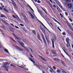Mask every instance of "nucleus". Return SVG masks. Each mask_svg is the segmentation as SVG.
Masks as SVG:
<instances>
[{"label":"nucleus","mask_w":73,"mask_h":73,"mask_svg":"<svg viewBox=\"0 0 73 73\" xmlns=\"http://www.w3.org/2000/svg\"><path fill=\"white\" fill-rule=\"evenodd\" d=\"M20 44V45L22 46H23V47L26 50H27L28 52H29V51L30 50H31V52H33V51L32 50V49H31V48H27L25 46H24V44H23V42H21L20 41H19L18 42Z\"/></svg>","instance_id":"obj_1"},{"label":"nucleus","mask_w":73,"mask_h":73,"mask_svg":"<svg viewBox=\"0 0 73 73\" xmlns=\"http://www.w3.org/2000/svg\"><path fill=\"white\" fill-rule=\"evenodd\" d=\"M15 48L17 49V50H20V51H24V49L23 48H20V47H19L17 46L16 45L15 46Z\"/></svg>","instance_id":"obj_2"},{"label":"nucleus","mask_w":73,"mask_h":73,"mask_svg":"<svg viewBox=\"0 0 73 73\" xmlns=\"http://www.w3.org/2000/svg\"><path fill=\"white\" fill-rule=\"evenodd\" d=\"M9 64H10V63L8 62L7 63H3V66H2V67L3 68H5L8 65H9Z\"/></svg>","instance_id":"obj_3"},{"label":"nucleus","mask_w":73,"mask_h":73,"mask_svg":"<svg viewBox=\"0 0 73 73\" xmlns=\"http://www.w3.org/2000/svg\"><path fill=\"white\" fill-rule=\"evenodd\" d=\"M54 0L56 2V3H57V4H58V5H59V7H60V8H61V9H63L62 6V5H60V3H59V2L57 0Z\"/></svg>","instance_id":"obj_4"},{"label":"nucleus","mask_w":73,"mask_h":73,"mask_svg":"<svg viewBox=\"0 0 73 73\" xmlns=\"http://www.w3.org/2000/svg\"><path fill=\"white\" fill-rule=\"evenodd\" d=\"M42 38L44 41V42L45 44H46V40H45V37H44V36L43 34H42Z\"/></svg>","instance_id":"obj_5"},{"label":"nucleus","mask_w":73,"mask_h":73,"mask_svg":"<svg viewBox=\"0 0 73 73\" xmlns=\"http://www.w3.org/2000/svg\"><path fill=\"white\" fill-rule=\"evenodd\" d=\"M68 8L70 9L72 8V7L73 6V5H72V4L71 3L68 4Z\"/></svg>","instance_id":"obj_6"},{"label":"nucleus","mask_w":73,"mask_h":73,"mask_svg":"<svg viewBox=\"0 0 73 73\" xmlns=\"http://www.w3.org/2000/svg\"><path fill=\"white\" fill-rule=\"evenodd\" d=\"M14 36L17 39V40H21V38H20V37L17 36L16 35H15V34H14Z\"/></svg>","instance_id":"obj_7"},{"label":"nucleus","mask_w":73,"mask_h":73,"mask_svg":"<svg viewBox=\"0 0 73 73\" xmlns=\"http://www.w3.org/2000/svg\"><path fill=\"white\" fill-rule=\"evenodd\" d=\"M52 19H53V20L54 21H55V22H56V23H57L58 24L61 25V24H60V23H59V22H58V21L56 20L55 19L53 18H52Z\"/></svg>","instance_id":"obj_8"},{"label":"nucleus","mask_w":73,"mask_h":73,"mask_svg":"<svg viewBox=\"0 0 73 73\" xmlns=\"http://www.w3.org/2000/svg\"><path fill=\"white\" fill-rule=\"evenodd\" d=\"M11 1L12 2L13 4V5L14 6H17V5L16 4V3L15 2V1L13 0H11Z\"/></svg>","instance_id":"obj_9"},{"label":"nucleus","mask_w":73,"mask_h":73,"mask_svg":"<svg viewBox=\"0 0 73 73\" xmlns=\"http://www.w3.org/2000/svg\"><path fill=\"white\" fill-rule=\"evenodd\" d=\"M38 12L40 14V15L42 17H43V16L42 15H43V14L42 13V12H41V11L38 10Z\"/></svg>","instance_id":"obj_10"},{"label":"nucleus","mask_w":73,"mask_h":73,"mask_svg":"<svg viewBox=\"0 0 73 73\" xmlns=\"http://www.w3.org/2000/svg\"><path fill=\"white\" fill-rule=\"evenodd\" d=\"M66 41L67 43L69 42V39L68 38H67L66 39Z\"/></svg>","instance_id":"obj_11"},{"label":"nucleus","mask_w":73,"mask_h":73,"mask_svg":"<svg viewBox=\"0 0 73 73\" xmlns=\"http://www.w3.org/2000/svg\"><path fill=\"white\" fill-rule=\"evenodd\" d=\"M38 38L40 40V41H41V38H40V35L39 34L38 35Z\"/></svg>","instance_id":"obj_12"},{"label":"nucleus","mask_w":73,"mask_h":73,"mask_svg":"<svg viewBox=\"0 0 73 73\" xmlns=\"http://www.w3.org/2000/svg\"><path fill=\"white\" fill-rule=\"evenodd\" d=\"M4 50L5 52H6L7 53H8V54H9V52H8V50L5 48L4 49Z\"/></svg>","instance_id":"obj_13"},{"label":"nucleus","mask_w":73,"mask_h":73,"mask_svg":"<svg viewBox=\"0 0 73 73\" xmlns=\"http://www.w3.org/2000/svg\"><path fill=\"white\" fill-rule=\"evenodd\" d=\"M66 44V46L68 47V48H69V46H70V44H69V42L67 43Z\"/></svg>","instance_id":"obj_14"},{"label":"nucleus","mask_w":73,"mask_h":73,"mask_svg":"<svg viewBox=\"0 0 73 73\" xmlns=\"http://www.w3.org/2000/svg\"><path fill=\"white\" fill-rule=\"evenodd\" d=\"M71 1V0H65V1L67 3H70Z\"/></svg>","instance_id":"obj_15"},{"label":"nucleus","mask_w":73,"mask_h":73,"mask_svg":"<svg viewBox=\"0 0 73 73\" xmlns=\"http://www.w3.org/2000/svg\"><path fill=\"white\" fill-rule=\"evenodd\" d=\"M9 67V66H7V67H5V70H6V71H8V67Z\"/></svg>","instance_id":"obj_16"},{"label":"nucleus","mask_w":73,"mask_h":73,"mask_svg":"<svg viewBox=\"0 0 73 73\" xmlns=\"http://www.w3.org/2000/svg\"><path fill=\"white\" fill-rule=\"evenodd\" d=\"M50 71L52 73H53V72H54V70L52 68H51V70H50Z\"/></svg>","instance_id":"obj_17"},{"label":"nucleus","mask_w":73,"mask_h":73,"mask_svg":"<svg viewBox=\"0 0 73 73\" xmlns=\"http://www.w3.org/2000/svg\"><path fill=\"white\" fill-rule=\"evenodd\" d=\"M15 17V19H17V20H20V18H19V17H18V16H16Z\"/></svg>","instance_id":"obj_18"},{"label":"nucleus","mask_w":73,"mask_h":73,"mask_svg":"<svg viewBox=\"0 0 73 73\" xmlns=\"http://www.w3.org/2000/svg\"><path fill=\"white\" fill-rule=\"evenodd\" d=\"M1 17H5V18H6V16L2 14L1 16Z\"/></svg>","instance_id":"obj_19"},{"label":"nucleus","mask_w":73,"mask_h":73,"mask_svg":"<svg viewBox=\"0 0 73 73\" xmlns=\"http://www.w3.org/2000/svg\"><path fill=\"white\" fill-rule=\"evenodd\" d=\"M41 24H42V25L44 27L45 29H47V30H48V29H47V28H46V27H45V26H44V24H43V23H42Z\"/></svg>","instance_id":"obj_20"},{"label":"nucleus","mask_w":73,"mask_h":73,"mask_svg":"<svg viewBox=\"0 0 73 73\" xmlns=\"http://www.w3.org/2000/svg\"><path fill=\"white\" fill-rule=\"evenodd\" d=\"M52 47L53 48H54V42L53 41V40H52Z\"/></svg>","instance_id":"obj_21"},{"label":"nucleus","mask_w":73,"mask_h":73,"mask_svg":"<svg viewBox=\"0 0 73 73\" xmlns=\"http://www.w3.org/2000/svg\"><path fill=\"white\" fill-rule=\"evenodd\" d=\"M52 52L53 54H56V51H55V50H53L52 51Z\"/></svg>","instance_id":"obj_22"},{"label":"nucleus","mask_w":73,"mask_h":73,"mask_svg":"<svg viewBox=\"0 0 73 73\" xmlns=\"http://www.w3.org/2000/svg\"><path fill=\"white\" fill-rule=\"evenodd\" d=\"M33 34L34 35H36V31L35 30H33Z\"/></svg>","instance_id":"obj_23"},{"label":"nucleus","mask_w":73,"mask_h":73,"mask_svg":"<svg viewBox=\"0 0 73 73\" xmlns=\"http://www.w3.org/2000/svg\"><path fill=\"white\" fill-rule=\"evenodd\" d=\"M61 62H63L62 64H63V65L64 66H65V63H64V61H61Z\"/></svg>","instance_id":"obj_24"},{"label":"nucleus","mask_w":73,"mask_h":73,"mask_svg":"<svg viewBox=\"0 0 73 73\" xmlns=\"http://www.w3.org/2000/svg\"><path fill=\"white\" fill-rule=\"evenodd\" d=\"M45 37L46 38V39L47 42H49V40H48V38H47V37H46V36H45Z\"/></svg>","instance_id":"obj_25"},{"label":"nucleus","mask_w":73,"mask_h":73,"mask_svg":"<svg viewBox=\"0 0 73 73\" xmlns=\"http://www.w3.org/2000/svg\"><path fill=\"white\" fill-rule=\"evenodd\" d=\"M65 53H66V54H67V56H68V57H70V58H71L70 57V55H69V54H68V53L66 52H65Z\"/></svg>","instance_id":"obj_26"},{"label":"nucleus","mask_w":73,"mask_h":73,"mask_svg":"<svg viewBox=\"0 0 73 73\" xmlns=\"http://www.w3.org/2000/svg\"><path fill=\"white\" fill-rule=\"evenodd\" d=\"M31 17L33 19H35V17H34L33 15H31Z\"/></svg>","instance_id":"obj_27"},{"label":"nucleus","mask_w":73,"mask_h":73,"mask_svg":"<svg viewBox=\"0 0 73 73\" xmlns=\"http://www.w3.org/2000/svg\"><path fill=\"white\" fill-rule=\"evenodd\" d=\"M3 10L5 11V12H8V10H7L6 9H3Z\"/></svg>","instance_id":"obj_28"},{"label":"nucleus","mask_w":73,"mask_h":73,"mask_svg":"<svg viewBox=\"0 0 73 73\" xmlns=\"http://www.w3.org/2000/svg\"><path fill=\"white\" fill-rule=\"evenodd\" d=\"M62 35H63V36H65V35H66V33L65 32H64L62 33Z\"/></svg>","instance_id":"obj_29"},{"label":"nucleus","mask_w":73,"mask_h":73,"mask_svg":"<svg viewBox=\"0 0 73 73\" xmlns=\"http://www.w3.org/2000/svg\"><path fill=\"white\" fill-rule=\"evenodd\" d=\"M57 73H61V72H60V70H58L57 71Z\"/></svg>","instance_id":"obj_30"},{"label":"nucleus","mask_w":73,"mask_h":73,"mask_svg":"<svg viewBox=\"0 0 73 73\" xmlns=\"http://www.w3.org/2000/svg\"><path fill=\"white\" fill-rule=\"evenodd\" d=\"M42 31L44 33H45V30H44V29H42Z\"/></svg>","instance_id":"obj_31"},{"label":"nucleus","mask_w":73,"mask_h":73,"mask_svg":"<svg viewBox=\"0 0 73 73\" xmlns=\"http://www.w3.org/2000/svg\"><path fill=\"white\" fill-rule=\"evenodd\" d=\"M62 73H66V72L64 70H62Z\"/></svg>","instance_id":"obj_32"},{"label":"nucleus","mask_w":73,"mask_h":73,"mask_svg":"<svg viewBox=\"0 0 73 73\" xmlns=\"http://www.w3.org/2000/svg\"><path fill=\"white\" fill-rule=\"evenodd\" d=\"M57 29L59 30V31H60V32H61V30L60 29V28H59V27H57Z\"/></svg>","instance_id":"obj_33"},{"label":"nucleus","mask_w":73,"mask_h":73,"mask_svg":"<svg viewBox=\"0 0 73 73\" xmlns=\"http://www.w3.org/2000/svg\"><path fill=\"white\" fill-rule=\"evenodd\" d=\"M54 61H57V58H54Z\"/></svg>","instance_id":"obj_34"},{"label":"nucleus","mask_w":73,"mask_h":73,"mask_svg":"<svg viewBox=\"0 0 73 73\" xmlns=\"http://www.w3.org/2000/svg\"><path fill=\"white\" fill-rule=\"evenodd\" d=\"M15 28H16V29H19V27H18L15 25Z\"/></svg>","instance_id":"obj_35"},{"label":"nucleus","mask_w":73,"mask_h":73,"mask_svg":"<svg viewBox=\"0 0 73 73\" xmlns=\"http://www.w3.org/2000/svg\"><path fill=\"white\" fill-rule=\"evenodd\" d=\"M52 68H53V69H54V70H56V67H54V66H53Z\"/></svg>","instance_id":"obj_36"},{"label":"nucleus","mask_w":73,"mask_h":73,"mask_svg":"<svg viewBox=\"0 0 73 73\" xmlns=\"http://www.w3.org/2000/svg\"><path fill=\"white\" fill-rule=\"evenodd\" d=\"M56 61H57V62H60V59H57V60Z\"/></svg>","instance_id":"obj_37"},{"label":"nucleus","mask_w":73,"mask_h":73,"mask_svg":"<svg viewBox=\"0 0 73 73\" xmlns=\"http://www.w3.org/2000/svg\"><path fill=\"white\" fill-rule=\"evenodd\" d=\"M10 38L11 39V40H12L13 41H14V42H16V41H15V40L13 39V38H12V37H11Z\"/></svg>","instance_id":"obj_38"},{"label":"nucleus","mask_w":73,"mask_h":73,"mask_svg":"<svg viewBox=\"0 0 73 73\" xmlns=\"http://www.w3.org/2000/svg\"><path fill=\"white\" fill-rule=\"evenodd\" d=\"M19 67H20L21 68H22V69H25V68L24 67H22L21 66H19Z\"/></svg>","instance_id":"obj_39"},{"label":"nucleus","mask_w":73,"mask_h":73,"mask_svg":"<svg viewBox=\"0 0 73 73\" xmlns=\"http://www.w3.org/2000/svg\"><path fill=\"white\" fill-rule=\"evenodd\" d=\"M60 16L61 17H63V16H62V14H61V13H60Z\"/></svg>","instance_id":"obj_40"},{"label":"nucleus","mask_w":73,"mask_h":73,"mask_svg":"<svg viewBox=\"0 0 73 73\" xmlns=\"http://www.w3.org/2000/svg\"><path fill=\"white\" fill-rule=\"evenodd\" d=\"M10 24L11 26H12L13 27H14V25H13V24H12V23H10Z\"/></svg>","instance_id":"obj_41"},{"label":"nucleus","mask_w":73,"mask_h":73,"mask_svg":"<svg viewBox=\"0 0 73 73\" xmlns=\"http://www.w3.org/2000/svg\"><path fill=\"white\" fill-rule=\"evenodd\" d=\"M41 59H42V60H44V61H46V60H45V59L44 58H41Z\"/></svg>","instance_id":"obj_42"},{"label":"nucleus","mask_w":73,"mask_h":73,"mask_svg":"<svg viewBox=\"0 0 73 73\" xmlns=\"http://www.w3.org/2000/svg\"><path fill=\"white\" fill-rule=\"evenodd\" d=\"M37 3H41V1H40L39 0H38L37 1Z\"/></svg>","instance_id":"obj_43"},{"label":"nucleus","mask_w":73,"mask_h":73,"mask_svg":"<svg viewBox=\"0 0 73 73\" xmlns=\"http://www.w3.org/2000/svg\"><path fill=\"white\" fill-rule=\"evenodd\" d=\"M29 60H30L31 61H32V60H33V59L31 58H29Z\"/></svg>","instance_id":"obj_44"},{"label":"nucleus","mask_w":73,"mask_h":73,"mask_svg":"<svg viewBox=\"0 0 73 73\" xmlns=\"http://www.w3.org/2000/svg\"><path fill=\"white\" fill-rule=\"evenodd\" d=\"M20 25L21 26V27H24V25L23 24H20Z\"/></svg>","instance_id":"obj_45"},{"label":"nucleus","mask_w":73,"mask_h":73,"mask_svg":"<svg viewBox=\"0 0 73 73\" xmlns=\"http://www.w3.org/2000/svg\"><path fill=\"white\" fill-rule=\"evenodd\" d=\"M13 17L14 19H16V17L14 15H13Z\"/></svg>","instance_id":"obj_46"},{"label":"nucleus","mask_w":73,"mask_h":73,"mask_svg":"<svg viewBox=\"0 0 73 73\" xmlns=\"http://www.w3.org/2000/svg\"><path fill=\"white\" fill-rule=\"evenodd\" d=\"M35 66H36V67L37 68L38 67V66L36 64H34Z\"/></svg>","instance_id":"obj_47"},{"label":"nucleus","mask_w":73,"mask_h":73,"mask_svg":"<svg viewBox=\"0 0 73 73\" xmlns=\"http://www.w3.org/2000/svg\"><path fill=\"white\" fill-rule=\"evenodd\" d=\"M30 8V9H31V11H33V12H34V11H33V9H32V8L31 7Z\"/></svg>","instance_id":"obj_48"},{"label":"nucleus","mask_w":73,"mask_h":73,"mask_svg":"<svg viewBox=\"0 0 73 73\" xmlns=\"http://www.w3.org/2000/svg\"><path fill=\"white\" fill-rule=\"evenodd\" d=\"M58 11H59V12H60V13L61 12V10H60V9H59L58 10Z\"/></svg>","instance_id":"obj_49"},{"label":"nucleus","mask_w":73,"mask_h":73,"mask_svg":"<svg viewBox=\"0 0 73 73\" xmlns=\"http://www.w3.org/2000/svg\"><path fill=\"white\" fill-rule=\"evenodd\" d=\"M69 20H70V21L71 22H72V20L71 19L69 18Z\"/></svg>","instance_id":"obj_50"},{"label":"nucleus","mask_w":73,"mask_h":73,"mask_svg":"<svg viewBox=\"0 0 73 73\" xmlns=\"http://www.w3.org/2000/svg\"><path fill=\"white\" fill-rule=\"evenodd\" d=\"M66 16H68V13L67 12H66L65 13Z\"/></svg>","instance_id":"obj_51"},{"label":"nucleus","mask_w":73,"mask_h":73,"mask_svg":"<svg viewBox=\"0 0 73 73\" xmlns=\"http://www.w3.org/2000/svg\"><path fill=\"white\" fill-rule=\"evenodd\" d=\"M29 13L30 14V15L31 16L32 15V14L30 12H29Z\"/></svg>","instance_id":"obj_52"},{"label":"nucleus","mask_w":73,"mask_h":73,"mask_svg":"<svg viewBox=\"0 0 73 73\" xmlns=\"http://www.w3.org/2000/svg\"><path fill=\"white\" fill-rule=\"evenodd\" d=\"M28 6L30 8L31 7V6H30V5H28Z\"/></svg>","instance_id":"obj_53"},{"label":"nucleus","mask_w":73,"mask_h":73,"mask_svg":"<svg viewBox=\"0 0 73 73\" xmlns=\"http://www.w3.org/2000/svg\"><path fill=\"white\" fill-rule=\"evenodd\" d=\"M13 65L12 64H11L10 66H13Z\"/></svg>","instance_id":"obj_54"},{"label":"nucleus","mask_w":73,"mask_h":73,"mask_svg":"<svg viewBox=\"0 0 73 73\" xmlns=\"http://www.w3.org/2000/svg\"><path fill=\"white\" fill-rule=\"evenodd\" d=\"M30 56L31 57H33V56H32V55H31V54H30Z\"/></svg>","instance_id":"obj_55"},{"label":"nucleus","mask_w":73,"mask_h":73,"mask_svg":"<svg viewBox=\"0 0 73 73\" xmlns=\"http://www.w3.org/2000/svg\"><path fill=\"white\" fill-rule=\"evenodd\" d=\"M57 9L58 11L60 9V8L58 7H57Z\"/></svg>","instance_id":"obj_56"},{"label":"nucleus","mask_w":73,"mask_h":73,"mask_svg":"<svg viewBox=\"0 0 73 73\" xmlns=\"http://www.w3.org/2000/svg\"><path fill=\"white\" fill-rule=\"evenodd\" d=\"M13 67H14V68H16V66H15L14 65H13Z\"/></svg>","instance_id":"obj_57"},{"label":"nucleus","mask_w":73,"mask_h":73,"mask_svg":"<svg viewBox=\"0 0 73 73\" xmlns=\"http://www.w3.org/2000/svg\"><path fill=\"white\" fill-rule=\"evenodd\" d=\"M10 31H11V32H14V31L10 29Z\"/></svg>","instance_id":"obj_58"},{"label":"nucleus","mask_w":73,"mask_h":73,"mask_svg":"<svg viewBox=\"0 0 73 73\" xmlns=\"http://www.w3.org/2000/svg\"><path fill=\"white\" fill-rule=\"evenodd\" d=\"M0 10H3V8H2L1 7H0Z\"/></svg>","instance_id":"obj_59"},{"label":"nucleus","mask_w":73,"mask_h":73,"mask_svg":"<svg viewBox=\"0 0 73 73\" xmlns=\"http://www.w3.org/2000/svg\"><path fill=\"white\" fill-rule=\"evenodd\" d=\"M32 62H33V63H34V64H35V62L33 61V60L32 61Z\"/></svg>","instance_id":"obj_60"},{"label":"nucleus","mask_w":73,"mask_h":73,"mask_svg":"<svg viewBox=\"0 0 73 73\" xmlns=\"http://www.w3.org/2000/svg\"><path fill=\"white\" fill-rule=\"evenodd\" d=\"M2 21L3 22V23H5V21H4V20H2Z\"/></svg>","instance_id":"obj_61"},{"label":"nucleus","mask_w":73,"mask_h":73,"mask_svg":"<svg viewBox=\"0 0 73 73\" xmlns=\"http://www.w3.org/2000/svg\"><path fill=\"white\" fill-rule=\"evenodd\" d=\"M22 29L25 31V29L24 28H23Z\"/></svg>","instance_id":"obj_62"},{"label":"nucleus","mask_w":73,"mask_h":73,"mask_svg":"<svg viewBox=\"0 0 73 73\" xmlns=\"http://www.w3.org/2000/svg\"><path fill=\"white\" fill-rule=\"evenodd\" d=\"M53 6L55 8H56V7L55 5H53Z\"/></svg>","instance_id":"obj_63"},{"label":"nucleus","mask_w":73,"mask_h":73,"mask_svg":"<svg viewBox=\"0 0 73 73\" xmlns=\"http://www.w3.org/2000/svg\"><path fill=\"white\" fill-rule=\"evenodd\" d=\"M17 2H18V3L19 4H20V2H19V1H17Z\"/></svg>","instance_id":"obj_64"}]
</instances>
